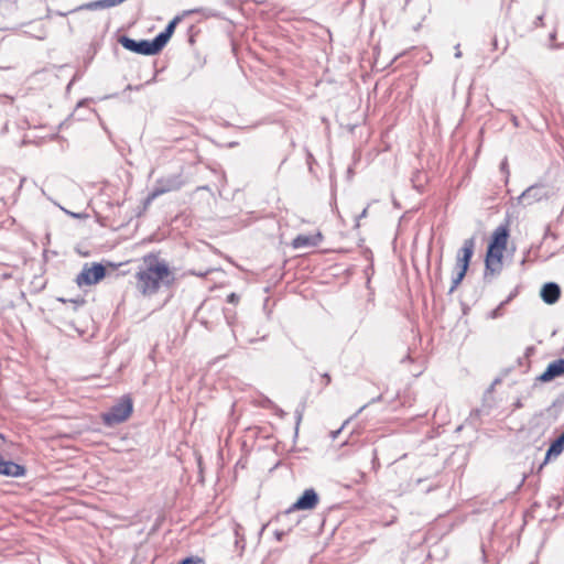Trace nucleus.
Returning <instances> with one entry per match:
<instances>
[{"label": "nucleus", "instance_id": "obj_1", "mask_svg": "<svg viewBox=\"0 0 564 564\" xmlns=\"http://www.w3.org/2000/svg\"><path fill=\"white\" fill-rule=\"evenodd\" d=\"M143 264L135 273L137 289L142 295L151 296L161 286L170 288L174 283L175 275L165 260L151 253L143 257Z\"/></svg>", "mask_w": 564, "mask_h": 564}, {"label": "nucleus", "instance_id": "obj_2", "mask_svg": "<svg viewBox=\"0 0 564 564\" xmlns=\"http://www.w3.org/2000/svg\"><path fill=\"white\" fill-rule=\"evenodd\" d=\"M183 185L184 180L182 174H171L160 177L156 180L152 192L148 195L145 205L151 204L155 198L165 193L178 191Z\"/></svg>", "mask_w": 564, "mask_h": 564}, {"label": "nucleus", "instance_id": "obj_3", "mask_svg": "<svg viewBox=\"0 0 564 564\" xmlns=\"http://www.w3.org/2000/svg\"><path fill=\"white\" fill-rule=\"evenodd\" d=\"M132 409V400L129 397H123L108 412L102 414V422L107 426L120 424L131 415Z\"/></svg>", "mask_w": 564, "mask_h": 564}, {"label": "nucleus", "instance_id": "obj_4", "mask_svg": "<svg viewBox=\"0 0 564 564\" xmlns=\"http://www.w3.org/2000/svg\"><path fill=\"white\" fill-rule=\"evenodd\" d=\"M106 275V269L100 263H94L91 267L85 264L83 270L77 274L75 281L78 286L93 285L102 280Z\"/></svg>", "mask_w": 564, "mask_h": 564}, {"label": "nucleus", "instance_id": "obj_5", "mask_svg": "<svg viewBox=\"0 0 564 564\" xmlns=\"http://www.w3.org/2000/svg\"><path fill=\"white\" fill-rule=\"evenodd\" d=\"M502 249L488 247L485 259V274L484 278L487 280L489 276L494 278L502 270Z\"/></svg>", "mask_w": 564, "mask_h": 564}, {"label": "nucleus", "instance_id": "obj_6", "mask_svg": "<svg viewBox=\"0 0 564 564\" xmlns=\"http://www.w3.org/2000/svg\"><path fill=\"white\" fill-rule=\"evenodd\" d=\"M119 43L128 51L141 55H154L153 48L149 40H134L129 36L122 35L119 37Z\"/></svg>", "mask_w": 564, "mask_h": 564}, {"label": "nucleus", "instance_id": "obj_7", "mask_svg": "<svg viewBox=\"0 0 564 564\" xmlns=\"http://www.w3.org/2000/svg\"><path fill=\"white\" fill-rule=\"evenodd\" d=\"M319 501L315 489H305L302 496L288 509V513L296 510H313Z\"/></svg>", "mask_w": 564, "mask_h": 564}, {"label": "nucleus", "instance_id": "obj_8", "mask_svg": "<svg viewBox=\"0 0 564 564\" xmlns=\"http://www.w3.org/2000/svg\"><path fill=\"white\" fill-rule=\"evenodd\" d=\"M475 250V239L468 238L464 241L463 247L458 250L456 256L455 269L468 270L470 259Z\"/></svg>", "mask_w": 564, "mask_h": 564}, {"label": "nucleus", "instance_id": "obj_9", "mask_svg": "<svg viewBox=\"0 0 564 564\" xmlns=\"http://www.w3.org/2000/svg\"><path fill=\"white\" fill-rule=\"evenodd\" d=\"M546 197V191L542 185H532L528 187L520 196L519 203L532 205Z\"/></svg>", "mask_w": 564, "mask_h": 564}, {"label": "nucleus", "instance_id": "obj_10", "mask_svg": "<svg viewBox=\"0 0 564 564\" xmlns=\"http://www.w3.org/2000/svg\"><path fill=\"white\" fill-rule=\"evenodd\" d=\"M562 375H564V358L550 362L544 372L538 377V380L541 382H549Z\"/></svg>", "mask_w": 564, "mask_h": 564}, {"label": "nucleus", "instance_id": "obj_11", "mask_svg": "<svg viewBox=\"0 0 564 564\" xmlns=\"http://www.w3.org/2000/svg\"><path fill=\"white\" fill-rule=\"evenodd\" d=\"M540 295H541V299L546 304L552 305L558 301V299L561 296V288L555 282H547L542 286Z\"/></svg>", "mask_w": 564, "mask_h": 564}, {"label": "nucleus", "instance_id": "obj_12", "mask_svg": "<svg viewBox=\"0 0 564 564\" xmlns=\"http://www.w3.org/2000/svg\"><path fill=\"white\" fill-rule=\"evenodd\" d=\"M25 474V468L11 460H4L0 455V475L8 477H22Z\"/></svg>", "mask_w": 564, "mask_h": 564}, {"label": "nucleus", "instance_id": "obj_13", "mask_svg": "<svg viewBox=\"0 0 564 564\" xmlns=\"http://www.w3.org/2000/svg\"><path fill=\"white\" fill-rule=\"evenodd\" d=\"M509 237V229L507 225L497 227L492 234L491 241L488 247L506 250Z\"/></svg>", "mask_w": 564, "mask_h": 564}, {"label": "nucleus", "instance_id": "obj_14", "mask_svg": "<svg viewBox=\"0 0 564 564\" xmlns=\"http://www.w3.org/2000/svg\"><path fill=\"white\" fill-rule=\"evenodd\" d=\"M322 241V235L319 232L315 235H299L292 241L294 249L315 247Z\"/></svg>", "mask_w": 564, "mask_h": 564}, {"label": "nucleus", "instance_id": "obj_15", "mask_svg": "<svg viewBox=\"0 0 564 564\" xmlns=\"http://www.w3.org/2000/svg\"><path fill=\"white\" fill-rule=\"evenodd\" d=\"M563 451H564V440H562V437L558 436L551 443V445L546 452L544 463L541 465L540 468H542L543 465L546 464L551 458H554V457H557L558 455H561Z\"/></svg>", "mask_w": 564, "mask_h": 564}, {"label": "nucleus", "instance_id": "obj_16", "mask_svg": "<svg viewBox=\"0 0 564 564\" xmlns=\"http://www.w3.org/2000/svg\"><path fill=\"white\" fill-rule=\"evenodd\" d=\"M170 39L171 35H169L167 32L162 31L152 41H150L154 55L162 51V48L166 45Z\"/></svg>", "mask_w": 564, "mask_h": 564}, {"label": "nucleus", "instance_id": "obj_17", "mask_svg": "<svg viewBox=\"0 0 564 564\" xmlns=\"http://www.w3.org/2000/svg\"><path fill=\"white\" fill-rule=\"evenodd\" d=\"M466 272H467V270H465V269H455V274L452 278V285L448 290L449 294L453 293L458 288V285L465 278Z\"/></svg>", "mask_w": 564, "mask_h": 564}, {"label": "nucleus", "instance_id": "obj_18", "mask_svg": "<svg viewBox=\"0 0 564 564\" xmlns=\"http://www.w3.org/2000/svg\"><path fill=\"white\" fill-rule=\"evenodd\" d=\"M182 18L180 15H176L174 19H172L169 24L166 25L164 32H167L169 35L172 36V34L174 33V30L176 28V25L181 22Z\"/></svg>", "mask_w": 564, "mask_h": 564}, {"label": "nucleus", "instance_id": "obj_19", "mask_svg": "<svg viewBox=\"0 0 564 564\" xmlns=\"http://www.w3.org/2000/svg\"><path fill=\"white\" fill-rule=\"evenodd\" d=\"M303 412H304V405L303 404L295 410L296 426H299V424L302 421Z\"/></svg>", "mask_w": 564, "mask_h": 564}, {"label": "nucleus", "instance_id": "obj_20", "mask_svg": "<svg viewBox=\"0 0 564 564\" xmlns=\"http://www.w3.org/2000/svg\"><path fill=\"white\" fill-rule=\"evenodd\" d=\"M180 564H203L200 558L187 557L183 560Z\"/></svg>", "mask_w": 564, "mask_h": 564}, {"label": "nucleus", "instance_id": "obj_21", "mask_svg": "<svg viewBox=\"0 0 564 564\" xmlns=\"http://www.w3.org/2000/svg\"><path fill=\"white\" fill-rule=\"evenodd\" d=\"M502 306H503V305H501V304H500L496 310H494V311L490 313L491 318H497V317H499V316L501 315V312H500V311H501V307H502Z\"/></svg>", "mask_w": 564, "mask_h": 564}, {"label": "nucleus", "instance_id": "obj_22", "mask_svg": "<svg viewBox=\"0 0 564 564\" xmlns=\"http://www.w3.org/2000/svg\"><path fill=\"white\" fill-rule=\"evenodd\" d=\"M237 301V295L235 293H231L228 295V302L235 303Z\"/></svg>", "mask_w": 564, "mask_h": 564}, {"label": "nucleus", "instance_id": "obj_23", "mask_svg": "<svg viewBox=\"0 0 564 564\" xmlns=\"http://www.w3.org/2000/svg\"><path fill=\"white\" fill-rule=\"evenodd\" d=\"M455 51H456V52H455V57H456V58H459V57L462 56V52H460V50H459V44H457V45H456Z\"/></svg>", "mask_w": 564, "mask_h": 564}, {"label": "nucleus", "instance_id": "obj_24", "mask_svg": "<svg viewBox=\"0 0 564 564\" xmlns=\"http://www.w3.org/2000/svg\"><path fill=\"white\" fill-rule=\"evenodd\" d=\"M500 169H501V171H503V172H506L508 174V171H507V160H503L501 162Z\"/></svg>", "mask_w": 564, "mask_h": 564}, {"label": "nucleus", "instance_id": "obj_25", "mask_svg": "<svg viewBox=\"0 0 564 564\" xmlns=\"http://www.w3.org/2000/svg\"><path fill=\"white\" fill-rule=\"evenodd\" d=\"M367 214H368V207L364 208V210L361 212V214L358 216V219H361V218L367 217Z\"/></svg>", "mask_w": 564, "mask_h": 564}, {"label": "nucleus", "instance_id": "obj_26", "mask_svg": "<svg viewBox=\"0 0 564 564\" xmlns=\"http://www.w3.org/2000/svg\"><path fill=\"white\" fill-rule=\"evenodd\" d=\"M513 296H514L513 293L510 294L506 301L501 302V305H506L508 302H510L512 300Z\"/></svg>", "mask_w": 564, "mask_h": 564}, {"label": "nucleus", "instance_id": "obj_27", "mask_svg": "<svg viewBox=\"0 0 564 564\" xmlns=\"http://www.w3.org/2000/svg\"><path fill=\"white\" fill-rule=\"evenodd\" d=\"M542 20H543V17H542V15H539V17L536 18L535 25H542Z\"/></svg>", "mask_w": 564, "mask_h": 564}, {"label": "nucleus", "instance_id": "obj_28", "mask_svg": "<svg viewBox=\"0 0 564 564\" xmlns=\"http://www.w3.org/2000/svg\"><path fill=\"white\" fill-rule=\"evenodd\" d=\"M324 378L326 379L325 384H328L330 382V377L327 373H325Z\"/></svg>", "mask_w": 564, "mask_h": 564}, {"label": "nucleus", "instance_id": "obj_29", "mask_svg": "<svg viewBox=\"0 0 564 564\" xmlns=\"http://www.w3.org/2000/svg\"><path fill=\"white\" fill-rule=\"evenodd\" d=\"M560 436L562 437V440H564V432Z\"/></svg>", "mask_w": 564, "mask_h": 564}, {"label": "nucleus", "instance_id": "obj_30", "mask_svg": "<svg viewBox=\"0 0 564 564\" xmlns=\"http://www.w3.org/2000/svg\"><path fill=\"white\" fill-rule=\"evenodd\" d=\"M560 436L562 437V440H564V432Z\"/></svg>", "mask_w": 564, "mask_h": 564}]
</instances>
